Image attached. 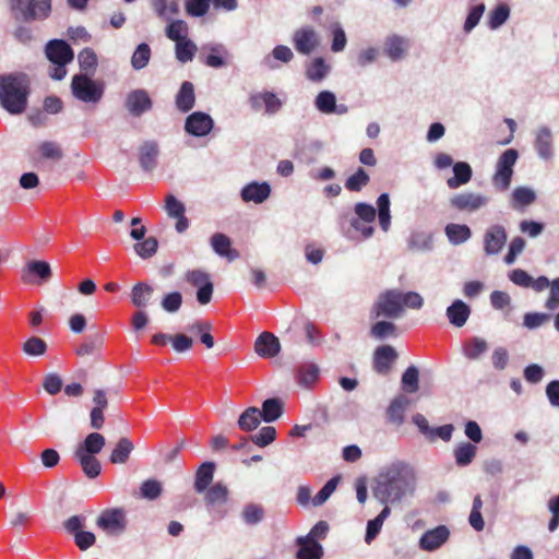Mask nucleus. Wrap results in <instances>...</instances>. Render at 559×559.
Here are the masks:
<instances>
[{"label":"nucleus","mask_w":559,"mask_h":559,"mask_svg":"<svg viewBox=\"0 0 559 559\" xmlns=\"http://www.w3.org/2000/svg\"><path fill=\"white\" fill-rule=\"evenodd\" d=\"M477 447L471 442H462L453 451L455 463L461 467L469 465L475 459Z\"/></svg>","instance_id":"obj_36"},{"label":"nucleus","mask_w":559,"mask_h":559,"mask_svg":"<svg viewBox=\"0 0 559 559\" xmlns=\"http://www.w3.org/2000/svg\"><path fill=\"white\" fill-rule=\"evenodd\" d=\"M124 107L133 117H140L152 109L153 100L147 91L136 88L127 94Z\"/></svg>","instance_id":"obj_11"},{"label":"nucleus","mask_w":559,"mask_h":559,"mask_svg":"<svg viewBox=\"0 0 559 559\" xmlns=\"http://www.w3.org/2000/svg\"><path fill=\"white\" fill-rule=\"evenodd\" d=\"M396 359L397 353L391 345H381L373 353V369L377 373L386 376Z\"/></svg>","instance_id":"obj_14"},{"label":"nucleus","mask_w":559,"mask_h":559,"mask_svg":"<svg viewBox=\"0 0 559 559\" xmlns=\"http://www.w3.org/2000/svg\"><path fill=\"white\" fill-rule=\"evenodd\" d=\"M202 52H209L204 59V63L211 68H222L227 63V59L230 57L227 48L223 44L210 43L203 45L201 48Z\"/></svg>","instance_id":"obj_20"},{"label":"nucleus","mask_w":559,"mask_h":559,"mask_svg":"<svg viewBox=\"0 0 559 559\" xmlns=\"http://www.w3.org/2000/svg\"><path fill=\"white\" fill-rule=\"evenodd\" d=\"M508 239L506 228L500 224L489 226L484 234V251L487 255L501 252Z\"/></svg>","instance_id":"obj_12"},{"label":"nucleus","mask_w":559,"mask_h":559,"mask_svg":"<svg viewBox=\"0 0 559 559\" xmlns=\"http://www.w3.org/2000/svg\"><path fill=\"white\" fill-rule=\"evenodd\" d=\"M22 349L27 356H43L47 352V344L43 338L32 336L23 344Z\"/></svg>","instance_id":"obj_56"},{"label":"nucleus","mask_w":559,"mask_h":559,"mask_svg":"<svg viewBox=\"0 0 559 559\" xmlns=\"http://www.w3.org/2000/svg\"><path fill=\"white\" fill-rule=\"evenodd\" d=\"M261 421V412L258 407L251 406L248 407L238 419V427L242 431H252L254 430Z\"/></svg>","instance_id":"obj_37"},{"label":"nucleus","mask_w":559,"mask_h":559,"mask_svg":"<svg viewBox=\"0 0 559 559\" xmlns=\"http://www.w3.org/2000/svg\"><path fill=\"white\" fill-rule=\"evenodd\" d=\"M406 40L397 35L389 36L384 41V53L392 60H401L407 50Z\"/></svg>","instance_id":"obj_31"},{"label":"nucleus","mask_w":559,"mask_h":559,"mask_svg":"<svg viewBox=\"0 0 559 559\" xmlns=\"http://www.w3.org/2000/svg\"><path fill=\"white\" fill-rule=\"evenodd\" d=\"M163 491L162 484L156 479L144 480L140 486V495L147 500L157 499Z\"/></svg>","instance_id":"obj_59"},{"label":"nucleus","mask_w":559,"mask_h":559,"mask_svg":"<svg viewBox=\"0 0 559 559\" xmlns=\"http://www.w3.org/2000/svg\"><path fill=\"white\" fill-rule=\"evenodd\" d=\"M299 549L297 551V559H321L323 556V548L310 537H299L297 539Z\"/></svg>","instance_id":"obj_27"},{"label":"nucleus","mask_w":559,"mask_h":559,"mask_svg":"<svg viewBox=\"0 0 559 559\" xmlns=\"http://www.w3.org/2000/svg\"><path fill=\"white\" fill-rule=\"evenodd\" d=\"M15 20L41 21L51 12V0H7Z\"/></svg>","instance_id":"obj_3"},{"label":"nucleus","mask_w":559,"mask_h":559,"mask_svg":"<svg viewBox=\"0 0 559 559\" xmlns=\"http://www.w3.org/2000/svg\"><path fill=\"white\" fill-rule=\"evenodd\" d=\"M407 404L408 400L405 396L394 399L386 412L389 420L393 424L401 425L404 420V413Z\"/></svg>","instance_id":"obj_43"},{"label":"nucleus","mask_w":559,"mask_h":559,"mask_svg":"<svg viewBox=\"0 0 559 559\" xmlns=\"http://www.w3.org/2000/svg\"><path fill=\"white\" fill-rule=\"evenodd\" d=\"M489 203V198L481 193L476 192H462L454 194L450 199V205L456 211L473 213Z\"/></svg>","instance_id":"obj_9"},{"label":"nucleus","mask_w":559,"mask_h":559,"mask_svg":"<svg viewBox=\"0 0 559 559\" xmlns=\"http://www.w3.org/2000/svg\"><path fill=\"white\" fill-rule=\"evenodd\" d=\"M71 91L76 99L86 104H97L104 95L103 85L86 74H75L72 78Z\"/></svg>","instance_id":"obj_5"},{"label":"nucleus","mask_w":559,"mask_h":559,"mask_svg":"<svg viewBox=\"0 0 559 559\" xmlns=\"http://www.w3.org/2000/svg\"><path fill=\"white\" fill-rule=\"evenodd\" d=\"M314 105L320 112L325 115H345L348 111L345 104H336V97L330 91L320 92L316 97Z\"/></svg>","instance_id":"obj_19"},{"label":"nucleus","mask_w":559,"mask_h":559,"mask_svg":"<svg viewBox=\"0 0 559 559\" xmlns=\"http://www.w3.org/2000/svg\"><path fill=\"white\" fill-rule=\"evenodd\" d=\"M215 464L204 462L200 465L195 474L194 488L198 492H203L210 486L214 476Z\"/></svg>","instance_id":"obj_35"},{"label":"nucleus","mask_w":559,"mask_h":559,"mask_svg":"<svg viewBox=\"0 0 559 559\" xmlns=\"http://www.w3.org/2000/svg\"><path fill=\"white\" fill-rule=\"evenodd\" d=\"M265 518V510L261 504L258 503H248L243 507L241 511L242 521L250 526L258 525Z\"/></svg>","instance_id":"obj_40"},{"label":"nucleus","mask_w":559,"mask_h":559,"mask_svg":"<svg viewBox=\"0 0 559 559\" xmlns=\"http://www.w3.org/2000/svg\"><path fill=\"white\" fill-rule=\"evenodd\" d=\"M78 61L80 69L85 72L86 75L94 73L97 66V57L91 48L83 49L78 56Z\"/></svg>","instance_id":"obj_55"},{"label":"nucleus","mask_w":559,"mask_h":559,"mask_svg":"<svg viewBox=\"0 0 559 559\" xmlns=\"http://www.w3.org/2000/svg\"><path fill=\"white\" fill-rule=\"evenodd\" d=\"M185 278L191 286L199 288L197 292L199 304L207 305L214 290L210 274L203 270H190L186 273Z\"/></svg>","instance_id":"obj_8"},{"label":"nucleus","mask_w":559,"mask_h":559,"mask_svg":"<svg viewBox=\"0 0 559 559\" xmlns=\"http://www.w3.org/2000/svg\"><path fill=\"white\" fill-rule=\"evenodd\" d=\"M454 176L447 180V185L450 189H457L459 187L466 185L471 181L473 170L469 164L465 162H457L453 165Z\"/></svg>","instance_id":"obj_30"},{"label":"nucleus","mask_w":559,"mask_h":559,"mask_svg":"<svg viewBox=\"0 0 559 559\" xmlns=\"http://www.w3.org/2000/svg\"><path fill=\"white\" fill-rule=\"evenodd\" d=\"M261 418L265 423L275 421L282 415V403L278 399H267L262 404Z\"/></svg>","instance_id":"obj_45"},{"label":"nucleus","mask_w":559,"mask_h":559,"mask_svg":"<svg viewBox=\"0 0 559 559\" xmlns=\"http://www.w3.org/2000/svg\"><path fill=\"white\" fill-rule=\"evenodd\" d=\"M355 218H359L360 221H365V223L373 224L377 217V211L373 205L358 202L354 207Z\"/></svg>","instance_id":"obj_63"},{"label":"nucleus","mask_w":559,"mask_h":559,"mask_svg":"<svg viewBox=\"0 0 559 559\" xmlns=\"http://www.w3.org/2000/svg\"><path fill=\"white\" fill-rule=\"evenodd\" d=\"M419 371L417 367L409 366L402 374V388L407 393L418 391Z\"/></svg>","instance_id":"obj_53"},{"label":"nucleus","mask_w":559,"mask_h":559,"mask_svg":"<svg viewBox=\"0 0 559 559\" xmlns=\"http://www.w3.org/2000/svg\"><path fill=\"white\" fill-rule=\"evenodd\" d=\"M133 449L134 444L129 438H120L109 456V461L112 464H124Z\"/></svg>","instance_id":"obj_34"},{"label":"nucleus","mask_w":559,"mask_h":559,"mask_svg":"<svg viewBox=\"0 0 559 559\" xmlns=\"http://www.w3.org/2000/svg\"><path fill=\"white\" fill-rule=\"evenodd\" d=\"M331 34H332V44L331 50L333 52H341L345 49L347 44V38L345 31L341 26L340 23H334L331 25Z\"/></svg>","instance_id":"obj_58"},{"label":"nucleus","mask_w":559,"mask_h":559,"mask_svg":"<svg viewBox=\"0 0 559 559\" xmlns=\"http://www.w3.org/2000/svg\"><path fill=\"white\" fill-rule=\"evenodd\" d=\"M197 49V45L188 38L178 41L176 43V58L180 62L187 63L193 59Z\"/></svg>","instance_id":"obj_51"},{"label":"nucleus","mask_w":559,"mask_h":559,"mask_svg":"<svg viewBox=\"0 0 559 559\" xmlns=\"http://www.w3.org/2000/svg\"><path fill=\"white\" fill-rule=\"evenodd\" d=\"M271 191V186L266 181H252L241 189L240 197L246 203L261 204L270 198Z\"/></svg>","instance_id":"obj_15"},{"label":"nucleus","mask_w":559,"mask_h":559,"mask_svg":"<svg viewBox=\"0 0 559 559\" xmlns=\"http://www.w3.org/2000/svg\"><path fill=\"white\" fill-rule=\"evenodd\" d=\"M417 488L415 468L403 461L381 468L374 478L372 496L381 504H394L414 495Z\"/></svg>","instance_id":"obj_1"},{"label":"nucleus","mask_w":559,"mask_h":559,"mask_svg":"<svg viewBox=\"0 0 559 559\" xmlns=\"http://www.w3.org/2000/svg\"><path fill=\"white\" fill-rule=\"evenodd\" d=\"M103 346V337L100 335L87 337L78 348L79 356H93L99 353Z\"/></svg>","instance_id":"obj_52"},{"label":"nucleus","mask_w":559,"mask_h":559,"mask_svg":"<svg viewBox=\"0 0 559 559\" xmlns=\"http://www.w3.org/2000/svg\"><path fill=\"white\" fill-rule=\"evenodd\" d=\"M377 206L380 227L386 233L391 225L390 197L388 193L378 197Z\"/></svg>","instance_id":"obj_41"},{"label":"nucleus","mask_w":559,"mask_h":559,"mask_svg":"<svg viewBox=\"0 0 559 559\" xmlns=\"http://www.w3.org/2000/svg\"><path fill=\"white\" fill-rule=\"evenodd\" d=\"M489 348L486 340L473 336L464 342L462 345V354L469 360L479 359Z\"/></svg>","instance_id":"obj_28"},{"label":"nucleus","mask_w":559,"mask_h":559,"mask_svg":"<svg viewBox=\"0 0 559 559\" xmlns=\"http://www.w3.org/2000/svg\"><path fill=\"white\" fill-rule=\"evenodd\" d=\"M36 275L41 281H48L51 276L49 263L45 261H31L23 270L22 280L26 283H33L32 276Z\"/></svg>","instance_id":"obj_29"},{"label":"nucleus","mask_w":559,"mask_h":559,"mask_svg":"<svg viewBox=\"0 0 559 559\" xmlns=\"http://www.w3.org/2000/svg\"><path fill=\"white\" fill-rule=\"evenodd\" d=\"M211 246L216 254L227 258L229 261H234L239 257L238 251L231 249L230 239L222 233H216L212 236Z\"/></svg>","instance_id":"obj_25"},{"label":"nucleus","mask_w":559,"mask_h":559,"mask_svg":"<svg viewBox=\"0 0 559 559\" xmlns=\"http://www.w3.org/2000/svg\"><path fill=\"white\" fill-rule=\"evenodd\" d=\"M46 56L51 63H70L74 58L71 47L61 39H52L46 45Z\"/></svg>","instance_id":"obj_18"},{"label":"nucleus","mask_w":559,"mask_h":559,"mask_svg":"<svg viewBox=\"0 0 559 559\" xmlns=\"http://www.w3.org/2000/svg\"><path fill=\"white\" fill-rule=\"evenodd\" d=\"M510 16V8L506 3L499 4L496 9L488 14V27L490 29H498L502 26Z\"/></svg>","instance_id":"obj_46"},{"label":"nucleus","mask_w":559,"mask_h":559,"mask_svg":"<svg viewBox=\"0 0 559 559\" xmlns=\"http://www.w3.org/2000/svg\"><path fill=\"white\" fill-rule=\"evenodd\" d=\"M152 294V286L144 283H139L132 288L131 292L132 304L139 308H144L148 305Z\"/></svg>","instance_id":"obj_44"},{"label":"nucleus","mask_w":559,"mask_h":559,"mask_svg":"<svg viewBox=\"0 0 559 559\" xmlns=\"http://www.w3.org/2000/svg\"><path fill=\"white\" fill-rule=\"evenodd\" d=\"M341 480V476L332 477L322 488L321 490L312 498L311 503L314 507L322 506L335 491L338 483Z\"/></svg>","instance_id":"obj_54"},{"label":"nucleus","mask_w":559,"mask_h":559,"mask_svg":"<svg viewBox=\"0 0 559 559\" xmlns=\"http://www.w3.org/2000/svg\"><path fill=\"white\" fill-rule=\"evenodd\" d=\"M370 334L377 340H383L389 336H396V326L394 323L389 321H379L372 325Z\"/></svg>","instance_id":"obj_60"},{"label":"nucleus","mask_w":559,"mask_h":559,"mask_svg":"<svg viewBox=\"0 0 559 559\" xmlns=\"http://www.w3.org/2000/svg\"><path fill=\"white\" fill-rule=\"evenodd\" d=\"M150 59L151 48L147 44L142 43L135 48L131 57V66L134 70H142L148 64Z\"/></svg>","instance_id":"obj_48"},{"label":"nucleus","mask_w":559,"mask_h":559,"mask_svg":"<svg viewBox=\"0 0 559 559\" xmlns=\"http://www.w3.org/2000/svg\"><path fill=\"white\" fill-rule=\"evenodd\" d=\"M150 3L155 14L165 21H170L180 11L179 0H150Z\"/></svg>","instance_id":"obj_32"},{"label":"nucleus","mask_w":559,"mask_h":559,"mask_svg":"<svg viewBox=\"0 0 559 559\" xmlns=\"http://www.w3.org/2000/svg\"><path fill=\"white\" fill-rule=\"evenodd\" d=\"M254 350L260 357L270 358L280 353L281 344L274 334L263 332L255 340Z\"/></svg>","instance_id":"obj_21"},{"label":"nucleus","mask_w":559,"mask_h":559,"mask_svg":"<svg viewBox=\"0 0 559 559\" xmlns=\"http://www.w3.org/2000/svg\"><path fill=\"white\" fill-rule=\"evenodd\" d=\"M404 312L402 292L390 289L382 293L374 302L372 313L376 317H386L390 319L400 318Z\"/></svg>","instance_id":"obj_7"},{"label":"nucleus","mask_w":559,"mask_h":559,"mask_svg":"<svg viewBox=\"0 0 559 559\" xmlns=\"http://www.w3.org/2000/svg\"><path fill=\"white\" fill-rule=\"evenodd\" d=\"M74 457L80 463L83 473L88 478H96L100 474L102 465L96 456L74 453Z\"/></svg>","instance_id":"obj_38"},{"label":"nucleus","mask_w":559,"mask_h":559,"mask_svg":"<svg viewBox=\"0 0 559 559\" xmlns=\"http://www.w3.org/2000/svg\"><path fill=\"white\" fill-rule=\"evenodd\" d=\"M213 128V118L203 111H194L190 114L185 121V131L197 138L206 136L211 133Z\"/></svg>","instance_id":"obj_10"},{"label":"nucleus","mask_w":559,"mask_h":559,"mask_svg":"<svg viewBox=\"0 0 559 559\" xmlns=\"http://www.w3.org/2000/svg\"><path fill=\"white\" fill-rule=\"evenodd\" d=\"M518 158L519 153L514 148L506 150L498 158L492 177V185L498 191L509 189L513 176V167Z\"/></svg>","instance_id":"obj_6"},{"label":"nucleus","mask_w":559,"mask_h":559,"mask_svg":"<svg viewBox=\"0 0 559 559\" xmlns=\"http://www.w3.org/2000/svg\"><path fill=\"white\" fill-rule=\"evenodd\" d=\"M106 444L105 437L98 432H92L86 436L84 441L80 443L74 453L96 455L98 454Z\"/></svg>","instance_id":"obj_26"},{"label":"nucleus","mask_w":559,"mask_h":559,"mask_svg":"<svg viewBox=\"0 0 559 559\" xmlns=\"http://www.w3.org/2000/svg\"><path fill=\"white\" fill-rule=\"evenodd\" d=\"M211 329V324L206 321H198L188 326L190 332L200 334V341L206 348L214 346V338L210 333Z\"/></svg>","instance_id":"obj_49"},{"label":"nucleus","mask_w":559,"mask_h":559,"mask_svg":"<svg viewBox=\"0 0 559 559\" xmlns=\"http://www.w3.org/2000/svg\"><path fill=\"white\" fill-rule=\"evenodd\" d=\"M534 148L540 159L549 162L554 158V135L549 127L542 126L535 131Z\"/></svg>","instance_id":"obj_13"},{"label":"nucleus","mask_w":559,"mask_h":559,"mask_svg":"<svg viewBox=\"0 0 559 559\" xmlns=\"http://www.w3.org/2000/svg\"><path fill=\"white\" fill-rule=\"evenodd\" d=\"M276 438V429L272 426L262 427L258 433L251 436V441L260 448L267 447Z\"/></svg>","instance_id":"obj_61"},{"label":"nucleus","mask_w":559,"mask_h":559,"mask_svg":"<svg viewBox=\"0 0 559 559\" xmlns=\"http://www.w3.org/2000/svg\"><path fill=\"white\" fill-rule=\"evenodd\" d=\"M471 308L461 299L454 300L447 308V317L450 323L456 328H462L468 320Z\"/></svg>","instance_id":"obj_22"},{"label":"nucleus","mask_w":559,"mask_h":559,"mask_svg":"<svg viewBox=\"0 0 559 559\" xmlns=\"http://www.w3.org/2000/svg\"><path fill=\"white\" fill-rule=\"evenodd\" d=\"M370 177L368 173L359 167L355 174L349 176L345 181V188L348 191L357 192L360 191L365 186L368 185Z\"/></svg>","instance_id":"obj_50"},{"label":"nucleus","mask_w":559,"mask_h":559,"mask_svg":"<svg viewBox=\"0 0 559 559\" xmlns=\"http://www.w3.org/2000/svg\"><path fill=\"white\" fill-rule=\"evenodd\" d=\"M159 154L158 145L154 141H147L140 147L139 160L143 170L151 171L157 165Z\"/></svg>","instance_id":"obj_24"},{"label":"nucleus","mask_w":559,"mask_h":559,"mask_svg":"<svg viewBox=\"0 0 559 559\" xmlns=\"http://www.w3.org/2000/svg\"><path fill=\"white\" fill-rule=\"evenodd\" d=\"M299 383L309 386L319 378V368L314 364H306L299 368Z\"/></svg>","instance_id":"obj_62"},{"label":"nucleus","mask_w":559,"mask_h":559,"mask_svg":"<svg viewBox=\"0 0 559 559\" xmlns=\"http://www.w3.org/2000/svg\"><path fill=\"white\" fill-rule=\"evenodd\" d=\"M293 57L294 53L289 47L278 45L273 48L271 55H267L263 58L262 63L269 69H276L277 64L274 63V60L287 63L293 59Z\"/></svg>","instance_id":"obj_39"},{"label":"nucleus","mask_w":559,"mask_h":559,"mask_svg":"<svg viewBox=\"0 0 559 559\" xmlns=\"http://www.w3.org/2000/svg\"><path fill=\"white\" fill-rule=\"evenodd\" d=\"M293 43L299 53L309 55L319 45V37L313 28L302 27L294 33Z\"/></svg>","instance_id":"obj_17"},{"label":"nucleus","mask_w":559,"mask_h":559,"mask_svg":"<svg viewBox=\"0 0 559 559\" xmlns=\"http://www.w3.org/2000/svg\"><path fill=\"white\" fill-rule=\"evenodd\" d=\"M408 246L414 250H430L432 248V237L425 233H414L408 239Z\"/></svg>","instance_id":"obj_64"},{"label":"nucleus","mask_w":559,"mask_h":559,"mask_svg":"<svg viewBox=\"0 0 559 559\" xmlns=\"http://www.w3.org/2000/svg\"><path fill=\"white\" fill-rule=\"evenodd\" d=\"M157 248L158 241L155 237L145 238L143 241L134 245V251L142 259L152 258L156 253Z\"/></svg>","instance_id":"obj_57"},{"label":"nucleus","mask_w":559,"mask_h":559,"mask_svg":"<svg viewBox=\"0 0 559 559\" xmlns=\"http://www.w3.org/2000/svg\"><path fill=\"white\" fill-rule=\"evenodd\" d=\"M29 94V81L25 74L15 73L0 76V104L12 115L25 111Z\"/></svg>","instance_id":"obj_2"},{"label":"nucleus","mask_w":559,"mask_h":559,"mask_svg":"<svg viewBox=\"0 0 559 559\" xmlns=\"http://www.w3.org/2000/svg\"><path fill=\"white\" fill-rule=\"evenodd\" d=\"M166 27V36L176 43L187 39L188 24L183 20H170Z\"/></svg>","instance_id":"obj_47"},{"label":"nucleus","mask_w":559,"mask_h":559,"mask_svg":"<svg viewBox=\"0 0 559 559\" xmlns=\"http://www.w3.org/2000/svg\"><path fill=\"white\" fill-rule=\"evenodd\" d=\"M444 233L449 241L454 246L462 245L472 237V230L465 224H448L444 228Z\"/></svg>","instance_id":"obj_33"},{"label":"nucleus","mask_w":559,"mask_h":559,"mask_svg":"<svg viewBox=\"0 0 559 559\" xmlns=\"http://www.w3.org/2000/svg\"><path fill=\"white\" fill-rule=\"evenodd\" d=\"M176 107L181 112H188L190 111L195 104V94H194V86L191 82L185 81L177 95H176Z\"/></svg>","instance_id":"obj_23"},{"label":"nucleus","mask_w":559,"mask_h":559,"mask_svg":"<svg viewBox=\"0 0 559 559\" xmlns=\"http://www.w3.org/2000/svg\"><path fill=\"white\" fill-rule=\"evenodd\" d=\"M450 536V531L444 525H439L423 534L419 539V547L426 551H435L439 549Z\"/></svg>","instance_id":"obj_16"},{"label":"nucleus","mask_w":559,"mask_h":559,"mask_svg":"<svg viewBox=\"0 0 559 559\" xmlns=\"http://www.w3.org/2000/svg\"><path fill=\"white\" fill-rule=\"evenodd\" d=\"M330 72V67L325 63L323 58H316L306 69V76L312 82L322 81Z\"/></svg>","instance_id":"obj_42"},{"label":"nucleus","mask_w":559,"mask_h":559,"mask_svg":"<svg viewBox=\"0 0 559 559\" xmlns=\"http://www.w3.org/2000/svg\"><path fill=\"white\" fill-rule=\"evenodd\" d=\"M96 526L107 536L118 537L127 531V511L123 508L105 509L96 519Z\"/></svg>","instance_id":"obj_4"}]
</instances>
